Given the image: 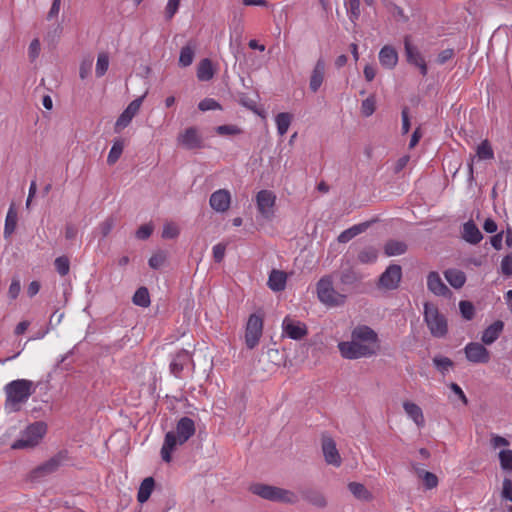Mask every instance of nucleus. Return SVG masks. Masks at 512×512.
I'll use <instances>...</instances> for the list:
<instances>
[{
    "mask_svg": "<svg viewBox=\"0 0 512 512\" xmlns=\"http://www.w3.org/2000/svg\"><path fill=\"white\" fill-rule=\"evenodd\" d=\"M378 335L366 325L357 326L351 334V341L338 343L341 356L346 359L367 358L378 350Z\"/></svg>",
    "mask_w": 512,
    "mask_h": 512,
    "instance_id": "1",
    "label": "nucleus"
},
{
    "mask_svg": "<svg viewBox=\"0 0 512 512\" xmlns=\"http://www.w3.org/2000/svg\"><path fill=\"white\" fill-rule=\"evenodd\" d=\"M195 423L189 417H182L176 425L175 431L166 433L164 442L161 448V458L164 462L169 463L172 461V453L176 450L177 446L186 443L195 434Z\"/></svg>",
    "mask_w": 512,
    "mask_h": 512,
    "instance_id": "2",
    "label": "nucleus"
},
{
    "mask_svg": "<svg viewBox=\"0 0 512 512\" xmlns=\"http://www.w3.org/2000/svg\"><path fill=\"white\" fill-rule=\"evenodd\" d=\"M35 392L34 383L27 379H17L4 386L6 396L4 408L8 413L20 411L30 396Z\"/></svg>",
    "mask_w": 512,
    "mask_h": 512,
    "instance_id": "3",
    "label": "nucleus"
},
{
    "mask_svg": "<svg viewBox=\"0 0 512 512\" xmlns=\"http://www.w3.org/2000/svg\"><path fill=\"white\" fill-rule=\"evenodd\" d=\"M317 297L327 307H339L345 304L346 294L334 288L332 275H325L316 284Z\"/></svg>",
    "mask_w": 512,
    "mask_h": 512,
    "instance_id": "4",
    "label": "nucleus"
},
{
    "mask_svg": "<svg viewBox=\"0 0 512 512\" xmlns=\"http://www.w3.org/2000/svg\"><path fill=\"white\" fill-rule=\"evenodd\" d=\"M250 490L253 494L266 500L286 504H295L298 502V496L291 490L260 483L252 485Z\"/></svg>",
    "mask_w": 512,
    "mask_h": 512,
    "instance_id": "5",
    "label": "nucleus"
},
{
    "mask_svg": "<svg viewBox=\"0 0 512 512\" xmlns=\"http://www.w3.org/2000/svg\"><path fill=\"white\" fill-rule=\"evenodd\" d=\"M424 321L432 336L442 338L447 334V320L434 304L429 302L424 304Z\"/></svg>",
    "mask_w": 512,
    "mask_h": 512,
    "instance_id": "6",
    "label": "nucleus"
},
{
    "mask_svg": "<svg viewBox=\"0 0 512 512\" xmlns=\"http://www.w3.org/2000/svg\"><path fill=\"white\" fill-rule=\"evenodd\" d=\"M46 433V425L43 422H35L29 425L21 436L13 442L12 449H28L39 444Z\"/></svg>",
    "mask_w": 512,
    "mask_h": 512,
    "instance_id": "7",
    "label": "nucleus"
},
{
    "mask_svg": "<svg viewBox=\"0 0 512 512\" xmlns=\"http://www.w3.org/2000/svg\"><path fill=\"white\" fill-rule=\"evenodd\" d=\"M69 461L67 450H61L53 457L43 462L31 471V478L39 480L48 475L55 473L60 467L64 466Z\"/></svg>",
    "mask_w": 512,
    "mask_h": 512,
    "instance_id": "8",
    "label": "nucleus"
},
{
    "mask_svg": "<svg viewBox=\"0 0 512 512\" xmlns=\"http://www.w3.org/2000/svg\"><path fill=\"white\" fill-rule=\"evenodd\" d=\"M263 319L257 314H251L248 318L245 330V344L247 348H255L262 336Z\"/></svg>",
    "mask_w": 512,
    "mask_h": 512,
    "instance_id": "9",
    "label": "nucleus"
},
{
    "mask_svg": "<svg viewBox=\"0 0 512 512\" xmlns=\"http://www.w3.org/2000/svg\"><path fill=\"white\" fill-rule=\"evenodd\" d=\"M321 449L326 464L340 467L342 464L341 455L337 449L336 442L329 435L323 434L321 438Z\"/></svg>",
    "mask_w": 512,
    "mask_h": 512,
    "instance_id": "10",
    "label": "nucleus"
},
{
    "mask_svg": "<svg viewBox=\"0 0 512 512\" xmlns=\"http://www.w3.org/2000/svg\"><path fill=\"white\" fill-rule=\"evenodd\" d=\"M275 202L276 196L270 190H261L256 195L258 212L267 220H270L274 216Z\"/></svg>",
    "mask_w": 512,
    "mask_h": 512,
    "instance_id": "11",
    "label": "nucleus"
},
{
    "mask_svg": "<svg viewBox=\"0 0 512 512\" xmlns=\"http://www.w3.org/2000/svg\"><path fill=\"white\" fill-rule=\"evenodd\" d=\"M404 48L407 62L418 67L421 75L426 76L428 73V68L425 59L419 49L411 43L410 36H406L404 38Z\"/></svg>",
    "mask_w": 512,
    "mask_h": 512,
    "instance_id": "12",
    "label": "nucleus"
},
{
    "mask_svg": "<svg viewBox=\"0 0 512 512\" xmlns=\"http://www.w3.org/2000/svg\"><path fill=\"white\" fill-rule=\"evenodd\" d=\"M401 278V266L397 264H391L381 274L379 278V286L387 290H394L398 288Z\"/></svg>",
    "mask_w": 512,
    "mask_h": 512,
    "instance_id": "13",
    "label": "nucleus"
},
{
    "mask_svg": "<svg viewBox=\"0 0 512 512\" xmlns=\"http://www.w3.org/2000/svg\"><path fill=\"white\" fill-rule=\"evenodd\" d=\"M466 359L471 363H488L490 360V352L483 344L478 342H469L464 348Z\"/></svg>",
    "mask_w": 512,
    "mask_h": 512,
    "instance_id": "14",
    "label": "nucleus"
},
{
    "mask_svg": "<svg viewBox=\"0 0 512 512\" xmlns=\"http://www.w3.org/2000/svg\"><path fill=\"white\" fill-rule=\"evenodd\" d=\"M283 334L293 340H301L307 333V326L298 320H294L289 316L285 317L282 322Z\"/></svg>",
    "mask_w": 512,
    "mask_h": 512,
    "instance_id": "15",
    "label": "nucleus"
},
{
    "mask_svg": "<svg viewBox=\"0 0 512 512\" xmlns=\"http://www.w3.org/2000/svg\"><path fill=\"white\" fill-rule=\"evenodd\" d=\"M178 143L188 150L202 147V138L195 127H189L178 135Z\"/></svg>",
    "mask_w": 512,
    "mask_h": 512,
    "instance_id": "16",
    "label": "nucleus"
},
{
    "mask_svg": "<svg viewBox=\"0 0 512 512\" xmlns=\"http://www.w3.org/2000/svg\"><path fill=\"white\" fill-rule=\"evenodd\" d=\"M209 204L214 211L224 213L230 207L231 193L227 189L216 190L211 194Z\"/></svg>",
    "mask_w": 512,
    "mask_h": 512,
    "instance_id": "17",
    "label": "nucleus"
},
{
    "mask_svg": "<svg viewBox=\"0 0 512 512\" xmlns=\"http://www.w3.org/2000/svg\"><path fill=\"white\" fill-rule=\"evenodd\" d=\"M326 64L323 58H319L312 70L310 81H309V89L316 93L321 85L323 84L325 77Z\"/></svg>",
    "mask_w": 512,
    "mask_h": 512,
    "instance_id": "18",
    "label": "nucleus"
},
{
    "mask_svg": "<svg viewBox=\"0 0 512 512\" xmlns=\"http://www.w3.org/2000/svg\"><path fill=\"white\" fill-rule=\"evenodd\" d=\"M192 361L191 355L186 350H181L172 358L169 369L171 374L179 378L186 365Z\"/></svg>",
    "mask_w": 512,
    "mask_h": 512,
    "instance_id": "19",
    "label": "nucleus"
},
{
    "mask_svg": "<svg viewBox=\"0 0 512 512\" xmlns=\"http://www.w3.org/2000/svg\"><path fill=\"white\" fill-rule=\"evenodd\" d=\"M427 288L437 296H446L450 290L442 281L438 272L432 271L427 275Z\"/></svg>",
    "mask_w": 512,
    "mask_h": 512,
    "instance_id": "20",
    "label": "nucleus"
},
{
    "mask_svg": "<svg viewBox=\"0 0 512 512\" xmlns=\"http://www.w3.org/2000/svg\"><path fill=\"white\" fill-rule=\"evenodd\" d=\"M462 238L467 243L476 245L483 239V235L477 225L469 220L463 224Z\"/></svg>",
    "mask_w": 512,
    "mask_h": 512,
    "instance_id": "21",
    "label": "nucleus"
},
{
    "mask_svg": "<svg viewBox=\"0 0 512 512\" xmlns=\"http://www.w3.org/2000/svg\"><path fill=\"white\" fill-rule=\"evenodd\" d=\"M302 498L312 506L320 509H323L328 505L325 495L317 489L309 488L303 490Z\"/></svg>",
    "mask_w": 512,
    "mask_h": 512,
    "instance_id": "22",
    "label": "nucleus"
},
{
    "mask_svg": "<svg viewBox=\"0 0 512 512\" xmlns=\"http://www.w3.org/2000/svg\"><path fill=\"white\" fill-rule=\"evenodd\" d=\"M403 409L407 416L421 428L425 425V419L422 409L415 403L410 401L403 402Z\"/></svg>",
    "mask_w": 512,
    "mask_h": 512,
    "instance_id": "23",
    "label": "nucleus"
},
{
    "mask_svg": "<svg viewBox=\"0 0 512 512\" xmlns=\"http://www.w3.org/2000/svg\"><path fill=\"white\" fill-rule=\"evenodd\" d=\"M379 61L383 67L392 69L398 62V53L392 46L386 45L379 52Z\"/></svg>",
    "mask_w": 512,
    "mask_h": 512,
    "instance_id": "24",
    "label": "nucleus"
},
{
    "mask_svg": "<svg viewBox=\"0 0 512 512\" xmlns=\"http://www.w3.org/2000/svg\"><path fill=\"white\" fill-rule=\"evenodd\" d=\"M504 324L502 321L497 320L489 325L482 333L481 340L486 345H491L500 336L503 330Z\"/></svg>",
    "mask_w": 512,
    "mask_h": 512,
    "instance_id": "25",
    "label": "nucleus"
},
{
    "mask_svg": "<svg viewBox=\"0 0 512 512\" xmlns=\"http://www.w3.org/2000/svg\"><path fill=\"white\" fill-rule=\"evenodd\" d=\"M287 281V275L281 270L273 269L269 275L267 285L274 291L279 292L285 289Z\"/></svg>",
    "mask_w": 512,
    "mask_h": 512,
    "instance_id": "26",
    "label": "nucleus"
},
{
    "mask_svg": "<svg viewBox=\"0 0 512 512\" xmlns=\"http://www.w3.org/2000/svg\"><path fill=\"white\" fill-rule=\"evenodd\" d=\"M444 276L448 283L455 289H459L463 287V285L466 282V275L463 271L456 269V268H450L447 269L444 272Z\"/></svg>",
    "mask_w": 512,
    "mask_h": 512,
    "instance_id": "27",
    "label": "nucleus"
},
{
    "mask_svg": "<svg viewBox=\"0 0 512 512\" xmlns=\"http://www.w3.org/2000/svg\"><path fill=\"white\" fill-rule=\"evenodd\" d=\"M348 490L360 501L370 502L373 500L372 493L362 483L350 482L348 483Z\"/></svg>",
    "mask_w": 512,
    "mask_h": 512,
    "instance_id": "28",
    "label": "nucleus"
},
{
    "mask_svg": "<svg viewBox=\"0 0 512 512\" xmlns=\"http://www.w3.org/2000/svg\"><path fill=\"white\" fill-rule=\"evenodd\" d=\"M408 249L405 242L399 240H389L384 246V253L386 256H398L404 254Z\"/></svg>",
    "mask_w": 512,
    "mask_h": 512,
    "instance_id": "29",
    "label": "nucleus"
},
{
    "mask_svg": "<svg viewBox=\"0 0 512 512\" xmlns=\"http://www.w3.org/2000/svg\"><path fill=\"white\" fill-rule=\"evenodd\" d=\"M154 485L155 482L152 477H147L142 481L137 493V500L139 503H145L149 499L154 489Z\"/></svg>",
    "mask_w": 512,
    "mask_h": 512,
    "instance_id": "30",
    "label": "nucleus"
},
{
    "mask_svg": "<svg viewBox=\"0 0 512 512\" xmlns=\"http://www.w3.org/2000/svg\"><path fill=\"white\" fill-rule=\"evenodd\" d=\"M16 225H17V211H16L14 205L11 204L8 209L6 219H5V226H4V237L5 238L10 237L14 233V231L16 229Z\"/></svg>",
    "mask_w": 512,
    "mask_h": 512,
    "instance_id": "31",
    "label": "nucleus"
},
{
    "mask_svg": "<svg viewBox=\"0 0 512 512\" xmlns=\"http://www.w3.org/2000/svg\"><path fill=\"white\" fill-rule=\"evenodd\" d=\"M368 227L367 223H361L354 225L343 232L340 233L338 236V242L340 243H347L354 237H356L358 234L364 232L366 228Z\"/></svg>",
    "mask_w": 512,
    "mask_h": 512,
    "instance_id": "32",
    "label": "nucleus"
},
{
    "mask_svg": "<svg viewBox=\"0 0 512 512\" xmlns=\"http://www.w3.org/2000/svg\"><path fill=\"white\" fill-rule=\"evenodd\" d=\"M214 76L212 62L205 58L200 61L197 69V77L200 81H209Z\"/></svg>",
    "mask_w": 512,
    "mask_h": 512,
    "instance_id": "33",
    "label": "nucleus"
},
{
    "mask_svg": "<svg viewBox=\"0 0 512 512\" xmlns=\"http://www.w3.org/2000/svg\"><path fill=\"white\" fill-rule=\"evenodd\" d=\"M291 121H292V116H291V114H289L287 112H281L276 116L275 122H276V126H277V132L280 136H283L287 133V131L290 127Z\"/></svg>",
    "mask_w": 512,
    "mask_h": 512,
    "instance_id": "34",
    "label": "nucleus"
},
{
    "mask_svg": "<svg viewBox=\"0 0 512 512\" xmlns=\"http://www.w3.org/2000/svg\"><path fill=\"white\" fill-rule=\"evenodd\" d=\"M132 301L135 305L146 308L150 305V295L146 287H140L133 295Z\"/></svg>",
    "mask_w": 512,
    "mask_h": 512,
    "instance_id": "35",
    "label": "nucleus"
},
{
    "mask_svg": "<svg viewBox=\"0 0 512 512\" xmlns=\"http://www.w3.org/2000/svg\"><path fill=\"white\" fill-rule=\"evenodd\" d=\"M123 149H124L123 140H121V139L115 140L110 151H109L108 157H107L108 165H113L118 161V159L120 158V156L123 152Z\"/></svg>",
    "mask_w": 512,
    "mask_h": 512,
    "instance_id": "36",
    "label": "nucleus"
},
{
    "mask_svg": "<svg viewBox=\"0 0 512 512\" xmlns=\"http://www.w3.org/2000/svg\"><path fill=\"white\" fill-rule=\"evenodd\" d=\"M435 368L443 375H445L453 366V361L445 356L437 355L433 358Z\"/></svg>",
    "mask_w": 512,
    "mask_h": 512,
    "instance_id": "37",
    "label": "nucleus"
},
{
    "mask_svg": "<svg viewBox=\"0 0 512 512\" xmlns=\"http://www.w3.org/2000/svg\"><path fill=\"white\" fill-rule=\"evenodd\" d=\"M378 258V251L374 247H366L358 254V261L363 264L374 263Z\"/></svg>",
    "mask_w": 512,
    "mask_h": 512,
    "instance_id": "38",
    "label": "nucleus"
},
{
    "mask_svg": "<svg viewBox=\"0 0 512 512\" xmlns=\"http://www.w3.org/2000/svg\"><path fill=\"white\" fill-rule=\"evenodd\" d=\"M476 154L480 160H491L494 158V151L488 140L482 141L477 146Z\"/></svg>",
    "mask_w": 512,
    "mask_h": 512,
    "instance_id": "39",
    "label": "nucleus"
},
{
    "mask_svg": "<svg viewBox=\"0 0 512 512\" xmlns=\"http://www.w3.org/2000/svg\"><path fill=\"white\" fill-rule=\"evenodd\" d=\"M194 55L195 52L193 47L189 45L182 47L179 56V65L182 67L190 66L193 62Z\"/></svg>",
    "mask_w": 512,
    "mask_h": 512,
    "instance_id": "40",
    "label": "nucleus"
},
{
    "mask_svg": "<svg viewBox=\"0 0 512 512\" xmlns=\"http://www.w3.org/2000/svg\"><path fill=\"white\" fill-rule=\"evenodd\" d=\"M109 67V56L106 53H100L96 62L95 73L97 77L105 75Z\"/></svg>",
    "mask_w": 512,
    "mask_h": 512,
    "instance_id": "41",
    "label": "nucleus"
},
{
    "mask_svg": "<svg viewBox=\"0 0 512 512\" xmlns=\"http://www.w3.org/2000/svg\"><path fill=\"white\" fill-rule=\"evenodd\" d=\"M499 461L502 470L512 471V450L505 449L499 452Z\"/></svg>",
    "mask_w": 512,
    "mask_h": 512,
    "instance_id": "42",
    "label": "nucleus"
},
{
    "mask_svg": "<svg viewBox=\"0 0 512 512\" xmlns=\"http://www.w3.org/2000/svg\"><path fill=\"white\" fill-rule=\"evenodd\" d=\"M339 279L343 285H353L358 281L359 277L353 269L348 268L340 273Z\"/></svg>",
    "mask_w": 512,
    "mask_h": 512,
    "instance_id": "43",
    "label": "nucleus"
},
{
    "mask_svg": "<svg viewBox=\"0 0 512 512\" xmlns=\"http://www.w3.org/2000/svg\"><path fill=\"white\" fill-rule=\"evenodd\" d=\"M345 6L350 19L352 21L357 20L360 16V0H346Z\"/></svg>",
    "mask_w": 512,
    "mask_h": 512,
    "instance_id": "44",
    "label": "nucleus"
},
{
    "mask_svg": "<svg viewBox=\"0 0 512 512\" xmlns=\"http://www.w3.org/2000/svg\"><path fill=\"white\" fill-rule=\"evenodd\" d=\"M459 309H460L462 317L465 320H471L474 317L475 308H474V305L470 301H466V300L460 301Z\"/></svg>",
    "mask_w": 512,
    "mask_h": 512,
    "instance_id": "45",
    "label": "nucleus"
},
{
    "mask_svg": "<svg viewBox=\"0 0 512 512\" xmlns=\"http://www.w3.org/2000/svg\"><path fill=\"white\" fill-rule=\"evenodd\" d=\"M55 269L61 276L69 273L70 263L69 259L65 256L57 257L54 261Z\"/></svg>",
    "mask_w": 512,
    "mask_h": 512,
    "instance_id": "46",
    "label": "nucleus"
},
{
    "mask_svg": "<svg viewBox=\"0 0 512 512\" xmlns=\"http://www.w3.org/2000/svg\"><path fill=\"white\" fill-rule=\"evenodd\" d=\"M375 111V98L374 96H370L362 101L361 104V113L369 117L371 116Z\"/></svg>",
    "mask_w": 512,
    "mask_h": 512,
    "instance_id": "47",
    "label": "nucleus"
},
{
    "mask_svg": "<svg viewBox=\"0 0 512 512\" xmlns=\"http://www.w3.org/2000/svg\"><path fill=\"white\" fill-rule=\"evenodd\" d=\"M179 235V228L176 224L170 222L163 227L162 237L165 239H174Z\"/></svg>",
    "mask_w": 512,
    "mask_h": 512,
    "instance_id": "48",
    "label": "nucleus"
},
{
    "mask_svg": "<svg viewBox=\"0 0 512 512\" xmlns=\"http://www.w3.org/2000/svg\"><path fill=\"white\" fill-rule=\"evenodd\" d=\"M198 108L201 111L205 112V111H210V110L221 109V105L213 98H205L199 102Z\"/></svg>",
    "mask_w": 512,
    "mask_h": 512,
    "instance_id": "49",
    "label": "nucleus"
},
{
    "mask_svg": "<svg viewBox=\"0 0 512 512\" xmlns=\"http://www.w3.org/2000/svg\"><path fill=\"white\" fill-rule=\"evenodd\" d=\"M133 118L134 116H132L129 112L124 110L115 123L116 131H119L120 129L127 127Z\"/></svg>",
    "mask_w": 512,
    "mask_h": 512,
    "instance_id": "50",
    "label": "nucleus"
},
{
    "mask_svg": "<svg viewBox=\"0 0 512 512\" xmlns=\"http://www.w3.org/2000/svg\"><path fill=\"white\" fill-rule=\"evenodd\" d=\"M181 0H168L165 7V17L167 20H171L177 13Z\"/></svg>",
    "mask_w": 512,
    "mask_h": 512,
    "instance_id": "51",
    "label": "nucleus"
},
{
    "mask_svg": "<svg viewBox=\"0 0 512 512\" xmlns=\"http://www.w3.org/2000/svg\"><path fill=\"white\" fill-rule=\"evenodd\" d=\"M166 261V255L163 252H158L152 255L148 261L152 269H159Z\"/></svg>",
    "mask_w": 512,
    "mask_h": 512,
    "instance_id": "52",
    "label": "nucleus"
},
{
    "mask_svg": "<svg viewBox=\"0 0 512 512\" xmlns=\"http://www.w3.org/2000/svg\"><path fill=\"white\" fill-rule=\"evenodd\" d=\"M216 132L219 135H236L240 133V129L235 125H220L216 127Z\"/></svg>",
    "mask_w": 512,
    "mask_h": 512,
    "instance_id": "53",
    "label": "nucleus"
},
{
    "mask_svg": "<svg viewBox=\"0 0 512 512\" xmlns=\"http://www.w3.org/2000/svg\"><path fill=\"white\" fill-rule=\"evenodd\" d=\"M20 291H21L20 279L18 277H14L9 286L8 296L14 300L19 296Z\"/></svg>",
    "mask_w": 512,
    "mask_h": 512,
    "instance_id": "54",
    "label": "nucleus"
},
{
    "mask_svg": "<svg viewBox=\"0 0 512 512\" xmlns=\"http://www.w3.org/2000/svg\"><path fill=\"white\" fill-rule=\"evenodd\" d=\"M421 479L427 489H433L438 485V478L434 473L427 471L423 474Z\"/></svg>",
    "mask_w": 512,
    "mask_h": 512,
    "instance_id": "55",
    "label": "nucleus"
},
{
    "mask_svg": "<svg viewBox=\"0 0 512 512\" xmlns=\"http://www.w3.org/2000/svg\"><path fill=\"white\" fill-rule=\"evenodd\" d=\"M501 496L505 500H509L512 502V480L509 478H504L502 484V492Z\"/></svg>",
    "mask_w": 512,
    "mask_h": 512,
    "instance_id": "56",
    "label": "nucleus"
},
{
    "mask_svg": "<svg viewBox=\"0 0 512 512\" xmlns=\"http://www.w3.org/2000/svg\"><path fill=\"white\" fill-rule=\"evenodd\" d=\"M115 221L112 217L107 218L99 225V230L102 237H106L110 234L112 229L114 228Z\"/></svg>",
    "mask_w": 512,
    "mask_h": 512,
    "instance_id": "57",
    "label": "nucleus"
},
{
    "mask_svg": "<svg viewBox=\"0 0 512 512\" xmlns=\"http://www.w3.org/2000/svg\"><path fill=\"white\" fill-rule=\"evenodd\" d=\"M501 272L509 277L512 275V254L506 255L501 261Z\"/></svg>",
    "mask_w": 512,
    "mask_h": 512,
    "instance_id": "58",
    "label": "nucleus"
},
{
    "mask_svg": "<svg viewBox=\"0 0 512 512\" xmlns=\"http://www.w3.org/2000/svg\"><path fill=\"white\" fill-rule=\"evenodd\" d=\"M153 232V226L151 224H144L136 231V237L140 240L148 239Z\"/></svg>",
    "mask_w": 512,
    "mask_h": 512,
    "instance_id": "59",
    "label": "nucleus"
},
{
    "mask_svg": "<svg viewBox=\"0 0 512 512\" xmlns=\"http://www.w3.org/2000/svg\"><path fill=\"white\" fill-rule=\"evenodd\" d=\"M454 55H455L454 49H452V48L445 49L438 54L436 62L439 65H443L446 62H448L449 60H451L454 57Z\"/></svg>",
    "mask_w": 512,
    "mask_h": 512,
    "instance_id": "60",
    "label": "nucleus"
},
{
    "mask_svg": "<svg viewBox=\"0 0 512 512\" xmlns=\"http://www.w3.org/2000/svg\"><path fill=\"white\" fill-rule=\"evenodd\" d=\"M145 95L146 94H144L141 97H138L135 100H133L132 102H130V104L127 106V108L125 110L127 112H129L132 116H135L140 110V107L145 98Z\"/></svg>",
    "mask_w": 512,
    "mask_h": 512,
    "instance_id": "61",
    "label": "nucleus"
},
{
    "mask_svg": "<svg viewBox=\"0 0 512 512\" xmlns=\"http://www.w3.org/2000/svg\"><path fill=\"white\" fill-rule=\"evenodd\" d=\"M40 54V42L38 39H34L31 41L28 49L29 58L33 61Z\"/></svg>",
    "mask_w": 512,
    "mask_h": 512,
    "instance_id": "62",
    "label": "nucleus"
},
{
    "mask_svg": "<svg viewBox=\"0 0 512 512\" xmlns=\"http://www.w3.org/2000/svg\"><path fill=\"white\" fill-rule=\"evenodd\" d=\"M226 246L222 243H218L213 246V258L215 262H221L225 256Z\"/></svg>",
    "mask_w": 512,
    "mask_h": 512,
    "instance_id": "63",
    "label": "nucleus"
},
{
    "mask_svg": "<svg viewBox=\"0 0 512 512\" xmlns=\"http://www.w3.org/2000/svg\"><path fill=\"white\" fill-rule=\"evenodd\" d=\"M509 441L502 437V436H499V435H492V438H491V446L496 449V448H499V447H506V446H509Z\"/></svg>",
    "mask_w": 512,
    "mask_h": 512,
    "instance_id": "64",
    "label": "nucleus"
}]
</instances>
